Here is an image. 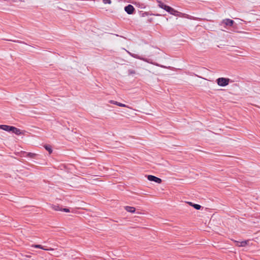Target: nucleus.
I'll return each instance as SVG.
<instances>
[{
    "mask_svg": "<svg viewBox=\"0 0 260 260\" xmlns=\"http://www.w3.org/2000/svg\"><path fill=\"white\" fill-rule=\"evenodd\" d=\"M11 131L16 134L17 135H21L22 134L21 132V130L19 128H17L15 127H14V126H12V129H11Z\"/></svg>",
    "mask_w": 260,
    "mask_h": 260,
    "instance_id": "obj_10",
    "label": "nucleus"
},
{
    "mask_svg": "<svg viewBox=\"0 0 260 260\" xmlns=\"http://www.w3.org/2000/svg\"><path fill=\"white\" fill-rule=\"evenodd\" d=\"M221 23L225 25L232 26L234 23V21L230 19H226L223 20Z\"/></svg>",
    "mask_w": 260,
    "mask_h": 260,
    "instance_id": "obj_8",
    "label": "nucleus"
},
{
    "mask_svg": "<svg viewBox=\"0 0 260 260\" xmlns=\"http://www.w3.org/2000/svg\"><path fill=\"white\" fill-rule=\"evenodd\" d=\"M131 55L134 58H138V59H141V60H142L143 61H145L146 62H149V61L147 59H145L144 58H143V57H140L139 55H137V54H131Z\"/></svg>",
    "mask_w": 260,
    "mask_h": 260,
    "instance_id": "obj_12",
    "label": "nucleus"
},
{
    "mask_svg": "<svg viewBox=\"0 0 260 260\" xmlns=\"http://www.w3.org/2000/svg\"><path fill=\"white\" fill-rule=\"evenodd\" d=\"M147 179L149 180V181H154V182H155L157 183H161V182H162V180L160 178H158V177H156L154 176H153V175H148L147 176Z\"/></svg>",
    "mask_w": 260,
    "mask_h": 260,
    "instance_id": "obj_3",
    "label": "nucleus"
},
{
    "mask_svg": "<svg viewBox=\"0 0 260 260\" xmlns=\"http://www.w3.org/2000/svg\"><path fill=\"white\" fill-rule=\"evenodd\" d=\"M102 1L104 4H109L110 5L112 3L111 0H102Z\"/></svg>",
    "mask_w": 260,
    "mask_h": 260,
    "instance_id": "obj_19",
    "label": "nucleus"
},
{
    "mask_svg": "<svg viewBox=\"0 0 260 260\" xmlns=\"http://www.w3.org/2000/svg\"><path fill=\"white\" fill-rule=\"evenodd\" d=\"M192 206L197 210H200L201 208V205L199 204H193Z\"/></svg>",
    "mask_w": 260,
    "mask_h": 260,
    "instance_id": "obj_16",
    "label": "nucleus"
},
{
    "mask_svg": "<svg viewBox=\"0 0 260 260\" xmlns=\"http://www.w3.org/2000/svg\"><path fill=\"white\" fill-rule=\"evenodd\" d=\"M35 155H36L35 153H31V152L26 153V156L27 157L33 158V157H35Z\"/></svg>",
    "mask_w": 260,
    "mask_h": 260,
    "instance_id": "obj_15",
    "label": "nucleus"
},
{
    "mask_svg": "<svg viewBox=\"0 0 260 260\" xmlns=\"http://www.w3.org/2000/svg\"><path fill=\"white\" fill-rule=\"evenodd\" d=\"M60 255H61V252L60 251H57L55 253V256H59Z\"/></svg>",
    "mask_w": 260,
    "mask_h": 260,
    "instance_id": "obj_22",
    "label": "nucleus"
},
{
    "mask_svg": "<svg viewBox=\"0 0 260 260\" xmlns=\"http://www.w3.org/2000/svg\"><path fill=\"white\" fill-rule=\"evenodd\" d=\"M124 208L126 211L131 213H134L136 211V209L134 207L125 206Z\"/></svg>",
    "mask_w": 260,
    "mask_h": 260,
    "instance_id": "obj_11",
    "label": "nucleus"
},
{
    "mask_svg": "<svg viewBox=\"0 0 260 260\" xmlns=\"http://www.w3.org/2000/svg\"><path fill=\"white\" fill-rule=\"evenodd\" d=\"M12 126L6 125H0V128L5 131H11Z\"/></svg>",
    "mask_w": 260,
    "mask_h": 260,
    "instance_id": "obj_9",
    "label": "nucleus"
},
{
    "mask_svg": "<svg viewBox=\"0 0 260 260\" xmlns=\"http://www.w3.org/2000/svg\"><path fill=\"white\" fill-rule=\"evenodd\" d=\"M109 103H110L111 104H114V105H116L117 102L114 101H113V100H111V101H109Z\"/></svg>",
    "mask_w": 260,
    "mask_h": 260,
    "instance_id": "obj_21",
    "label": "nucleus"
},
{
    "mask_svg": "<svg viewBox=\"0 0 260 260\" xmlns=\"http://www.w3.org/2000/svg\"><path fill=\"white\" fill-rule=\"evenodd\" d=\"M61 211H64L66 212H70V210H69V209H68V208H62Z\"/></svg>",
    "mask_w": 260,
    "mask_h": 260,
    "instance_id": "obj_20",
    "label": "nucleus"
},
{
    "mask_svg": "<svg viewBox=\"0 0 260 260\" xmlns=\"http://www.w3.org/2000/svg\"><path fill=\"white\" fill-rule=\"evenodd\" d=\"M158 6L160 8L164 9L165 10H166L167 12L169 11L170 8L171 7L170 6L165 5L163 3H162L160 1H158Z\"/></svg>",
    "mask_w": 260,
    "mask_h": 260,
    "instance_id": "obj_7",
    "label": "nucleus"
},
{
    "mask_svg": "<svg viewBox=\"0 0 260 260\" xmlns=\"http://www.w3.org/2000/svg\"><path fill=\"white\" fill-rule=\"evenodd\" d=\"M189 204L190 205H191V206H192V205H193L194 204H193V203H191V202H189Z\"/></svg>",
    "mask_w": 260,
    "mask_h": 260,
    "instance_id": "obj_23",
    "label": "nucleus"
},
{
    "mask_svg": "<svg viewBox=\"0 0 260 260\" xmlns=\"http://www.w3.org/2000/svg\"><path fill=\"white\" fill-rule=\"evenodd\" d=\"M27 256V257H30V256H29V255H27V256Z\"/></svg>",
    "mask_w": 260,
    "mask_h": 260,
    "instance_id": "obj_24",
    "label": "nucleus"
},
{
    "mask_svg": "<svg viewBox=\"0 0 260 260\" xmlns=\"http://www.w3.org/2000/svg\"><path fill=\"white\" fill-rule=\"evenodd\" d=\"M117 106H119V107H128V106L124 104H122V103H119L117 102Z\"/></svg>",
    "mask_w": 260,
    "mask_h": 260,
    "instance_id": "obj_17",
    "label": "nucleus"
},
{
    "mask_svg": "<svg viewBox=\"0 0 260 260\" xmlns=\"http://www.w3.org/2000/svg\"><path fill=\"white\" fill-rule=\"evenodd\" d=\"M44 147L45 149L49 152V154L52 153V149L51 146L46 145Z\"/></svg>",
    "mask_w": 260,
    "mask_h": 260,
    "instance_id": "obj_14",
    "label": "nucleus"
},
{
    "mask_svg": "<svg viewBox=\"0 0 260 260\" xmlns=\"http://www.w3.org/2000/svg\"><path fill=\"white\" fill-rule=\"evenodd\" d=\"M124 10L127 14H132L135 10V8L132 5H128L125 7Z\"/></svg>",
    "mask_w": 260,
    "mask_h": 260,
    "instance_id": "obj_4",
    "label": "nucleus"
},
{
    "mask_svg": "<svg viewBox=\"0 0 260 260\" xmlns=\"http://www.w3.org/2000/svg\"><path fill=\"white\" fill-rule=\"evenodd\" d=\"M51 208L55 211H62V208L58 205H51Z\"/></svg>",
    "mask_w": 260,
    "mask_h": 260,
    "instance_id": "obj_13",
    "label": "nucleus"
},
{
    "mask_svg": "<svg viewBox=\"0 0 260 260\" xmlns=\"http://www.w3.org/2000/svg\"><path fill=\"white\" fill-rule=\"evenodd\" d=\"M128 73L129 75H133L136 74V72L133 69H129L128 71Z\"/></svg>",
    "mask_w": 260,
    "mask_h": 260,
    "instance_id": "obj_18",
    "label": "nucleus"
},
{
    "mask_svg": "<svg viewBox=\"0 0 260 260\" xmlns=\"http://www.w3.org/2000/svg\"><path fill=\"white\" fill-rule=\"evenodd\" d=\"M170 14L176 16H179L181 17H185L187 19H193V17L192 16H191L189 15H187L185 13H182L181 12H178L177 10H175L174 9L172 8V7H170L169 11H168Z\"/></svg>",
    "mask_w": 260,
    "mask_h": 260,
    "instance_id": "obj_1",
    "label": "nucleus"
},
{
    "mask_svg": "<svg viewBox=\"0 0 260 260\" xmlns=\"http://www.w3.org/2000/svg\"><path fill=\"white\" fill-rule=\"evenodd\" d=\"M248 240L243 241L242 242H239L235 240L234 241V242L236 243V245L238 247H244L248 244Z\"/></svg>",
    "mask_w": 260,
    "mask_h": 260,
    "instance_id": "obj_6",
    "label": "nucleus"
},
{
    "mask_svg": "<svg viewBox=\"0 0 260 260\" xmlns=\"http://www.w3.org/2000/svg\"><path fill=\"white\" fill-rule=\"evenodd\" d=\"M32 247L36 248H40L44 250H48V251H52L54 250L55 249L50 248H46L45 246H43L39 244H34L31 245Z\"/></svg>",
    "mask_w": 260,
    "mask_h": 260,
    "instance_id": "obj_5",
    "label": "nucleus"
},
{
    "mask_svg": "<svg viewBox=\"0 0 260 260\" xmlns=\"http://www.w3.org/2000/svg\"><path fill=\"white\" fill-rule=\"evenodd\" d=\"M230 79L225 78H219L217 79V83L220 86H225L229 83Z\"/></svg>",
    "mask_w": 260,
    "mask_h": 260,
    "instance_id": "obj_2",
    "label": "nucleus"
}]
</instances>
